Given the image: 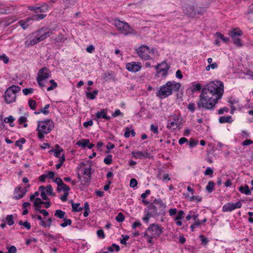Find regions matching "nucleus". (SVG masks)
<instances>
[{
    "label": "nucleus",
    "mask_w": 253,
    "mask_h": 253,
    "mask_svg": "<svg viewBox=\"0 0 253 253\" xmlns=\"http://www.w3.org/2000/svg\"><path fill=\"white\" fill-rule=\"evenodd\" d=\"M3 221H6L7 224L9 226L12 225L14 224L13 216L12 214L7 215Z\"/></svg>",
    "instance_id": "31"
},
{
    "label": "nucleus",
    "mask_w": 253,
    "mask_h": 253,
    "mask_svg": "<svg viewBox=\"0 0 253 253\" xmlns=\"http://www.w3.org/2000/svg\"><path fill=\"white\" fill-rule=\"evenodd\" d=\"M42 204H43V202L42 201L40 198H37L35 200L34 205L36 208H40L41 205Z\"/></svg>",
    "instance_id": "39"
},
{
    "label": "nucleus",
    "mask_w": 253,
    "mask_h": 253,
    "mask_svg": "<svg viewBox=\"0 0 253 253\" xmlns=\"http://www.w3.org/2000/svg\"><path fill=\"white\" fill-rule=\"evenodd\" d=\"M53 32V34H50V36H51L52 39L54 40L55 42H64V36L61 34L60 30H57L53 31L54 30L50 29Z\"/></svg>",
    "instance_id": "16"
},
{
    "label": "nucleus",
    "mask_w": 253,
    "mask_h": 253,
    "mask_svg": "<svg viewBox=\"0 0 253 253\" xmlns=\"http://www.w3.org/2000/svg\"><path fill=\"white\" fill-rule=\"evenodd\" d=\"M90 181V175H85L84 176L82 179H81L82 184L84 185H88Z\"/></svg>",
    "instance_id": "30"
},
{
    "label": "nucleus",
    "mask_w": 253,
    "mask_h": 253,
    "mask_svg": "<svg viewBox=\"0 0 253 253\" xmlns=\"http://www.w3.org/2000/svg\"><path fill=\"white\" fill-rule=\"evenodd\" d=\"M80 203L75 204L73 202H72V207L73 212L81 211L83 210V208L80 207Z\"/></svg>",
    "instance_id": "28"
},
{
    "label": "nucleus",
    "mask_w": 253,
    "mask_h": 253,
    "mask_svg": "<svg viewBox=\"0 0 253 253\" xmlns=\"http://www.w3.org/2000/svg\"><path fill=\"white\" fill-rule=\"evenodd\" d=\"M27 191V190L25 189L24 190L23 189H22L21 188V187H16L15 189L14 194H17L18 192H20L21 194L15 195L14 198L16 199H17V200L22 198L24 196V195L26 194Z\"/></svg>",
    "instance_id": "19"
},
{
    "label": "nucleus",
    "mask_w": 253,
    "mask_h": 253,
    "mask_svg": "<svg viewBox=\"0 0 253 253\" xmlns=\"http://www.w3.org/2000/svg\"><path fill=\"white\" fill-rule=\"evenodd\" d=\"M215 186V183L211 181H210L208 182V185L206 186V189L208 193H211L214 189V187Z\"/></svg>",
    "instance_id": "34"
},
{
    "label": "nucleus",
    "mask_w": 253,
    "mask_h": 253,
    "mask_svg": "<svg viewBox=\"0 0 253 253\" xmlns=\"http://www.w3.org/2000/svg\"><path fill=\"white\" fill-rule=\"evenodd\" d=\"M46 16L45 14H39L35 15L34 17V19L36 20H39L44 19Z\"/></svg>",
    "instance_id": "51"
},
{
    "label": "nucleus",
    "mask_w": 253,
    "mask_h": 253,
    "mask_svg": "<svg viewBox=\"0 0 253 253\" xmlns=\"http://www.w3.org/2000/svg\"><path fill=\"white\" fill-rule=\"evenodd\" d=\"M112 155H107L105 159H104V163L106 165H110L112 163Z\"/></svg>",
    "instance_id": "45"
},
{
    "label": "nucleus",
    "mask_w": 253,
    "mask_h": 253,
    "mask_svg": "<svg viewBox=\"0 0 253 253\" xmlns=\"http://www.w3.org/2000/svg\"><path fill=\"white\" fill-rule=\"evenodd\" d=\"M219 123L223 124L225 123H230L232 122V118L230 116H222L220 117L219 119Z\"/></svg>",
    "instance_id": "27"
},
{
    "label": "nucleus",
    "mask_w": 253,
    "mask_h": 253,
    "mask_svg": "<svg viewBox=\"0 0 253 253\" xmlns=\"http://www.w3.org/2000/svg\"><path fill=\"white\" fill-rule=\"evenodd\" d=\"M50 77V72L47 67H43L38 72L37 79L44 80Z\"/></svg>",
    "instance_id": "14"
},
{
    "label": "nucleus",
    "mask_w": 253,
    "mask_h": 253,
    "mask_svg": "<svg viewBox=\"0 0 253 253\" xmlns=\"http://www.w3.org/2000/svg\"><path fill=\"white\" fill-rule=\"evenodd\" d=\"M188 198L190 201H196L197 203L200 202L202 201V198L197 196H189Z\"/></svg>",
    "instance_id": "42"
},
{
    "label": "nucleus",
    "mask_w": 253,
    "mask_h": 253,
    "mask_svg": "<svg viewBox=\"0 0 253 253\" xmlns=\"http://www.w3.org/2000/svg\"><path fill=\"white\" fill-rule=\"evenodd\" d=\"M45 188L43 186H41L39 190L41 191V196L42 199L44 200H49L48 197L46 196L47 195L45 191Z\"/></svg>",
    "instance_id": "26"
},
{
    "label": "nucleus",
    "mask_w": 253,
    "mask_h": 253,
    "mask_svg": "<svg viewBox=\"0 0 253 253\" xmlns=\"http://www.w3.org/2000/svg\"><path fill=\"white\" fill-rule=\"evenodd\" d=\"M148 212L153 217L158 216L165 213L166 206L164 204L157 203L155 204H151L148 207Z\"/></svg>",
    "instance_id": "5"
},
{
    "label": "nucleus",
    "mask_w": 253,
    "mask_h": 253,
    "mask_svg": "<svg viewBox=\"0 0 253 253\" xmlns=\"http://www.w3.org/2000/svg\"><path fill=\"white\" fill-rule=\"evenodd\" d=\"M184 212L183 211H179L178 215L175 217V220H178L183 219L184 217Z\"/></svg>",
    "instance_id": "50"
},
{
    "label": "nucleus",
    "mask_w": 253,
    "mask_h": 253,
    "mask_svg": "<svg viewBox=\"0 0 253 253\" xmlns=\"http://www.w3.org/2000/svg\"><path fill=\"white\" fill-rule=\"evenodd\" d=\"M187 108L191 112H193L195 110V105L194 103H189L187 106Z\"/></svg>",
    "instance_id": "58"
},
{
    "label": "nucleus",
    "mask_w": 253,
    "mask_h": 253,
    "mask_svg": "<svg viewBox=\"0 0 253 253\" xmlns=\"http://www.w3.org/2000/svg\"><path fill=\"white\" fill-rule=\"evenodd\" d=\"M198 143V140H195L193 139H190L189 143V146L190 148H192L197 145Z\"/></svg>",
    "instance_id": "55"
},
{
    "label": "nucleus",
    "mask_w": 253,
    "mask_h": 253,
    "mask_svg": "<svg viewBox=\"0 0 253 253\" xmlns=\"http://www.w3.org/2000/svg\"><path fill=\"white\" fill-rule=\"evenodd\" d=\"M66 213L65 211L61 210H57L55 211L54 215L60 219H63L65 216Z\"/></svg>",
    "instance_id": "29"
},
{
    "label": "nucleus",
    "mask_w": 253,
    "mask_h": 253,
    "mask_svg": "<svg viewBox=\"0 0 253 253\" xmlns=\"http://www.w3.org/2000/svg\"><path fill=\"white\" fill-rule=\"evenodd\" d=\"M122 238L121 239V240H120V243L123 245H126V241H127L128 240V239L129 238V236L128 235H122Z\"/></svg>",
    "instance_id": "46"
},
{
    "label": "nucleus",
    "mask_w": 253,
    "mask_h": 253,
    "mask_svg": "<svg viewBox=\"0 0 253 253\" xmlns=\"http://www.w3.org/2000/svg\"><path fill=\"white\" fill-rule=\"evenodd\" d=\"M137 185V181L135 178H132L130 180V187L134 188Z\"/></svg>",
    "instance_id": "57"
},
{
    "label": "nucleus",
    "mask_w": 253,
    "mask_h": 253,
    "mask_svg": "<svg viewBox=\"0 0 253 253\" xmlns=\"http://www.w3.org/2000/svg\"><path fill=\"white\" fill-rule=\"evenodd\" d=\"M28 9L36 13H44L48 10L49 6L47 4L43 3L40 6H29Z\"/></svg>",
    "instance_id": "12"
},
{
    "label": "nucleus",
    "mask_w": 253,
    "mask_h": 253,
    "mask_svg": "<svg viewBox=\"0 0 253 253\" xmlns=\"http://www.w3.org/2000/svg\"><path fill=\"white\" fill-rule=\"evenodd\" d=\"M215 35L217 36L218 38L221 39L223 42L228 43L229 42V39L228 38L224 37L221 33L217 32Z\"/></svg>",
    "instance_id": "38"
},
{
    "label": "nucleus",
    "mask_w": 253,
    "mask_h": 253,
    "mask_svg": "<svg viewBox=\"0 0 253 253\" xmlns=\"http://www.w3.org/2000/svg\"><path fill=\"white\" fill-rule=\"evenodd\" d=\"M26 142V140L24 138H21L15 142V146L19 147L20 149H22V144Z\"/></svg>",
    "instance_id": "41"
},
{
    "label": "nucleus",
    "mask_w": 253,
    "mask_h": 253,
    "mask_svg": "<svg viewBox=\"0 0 253 253\" xmlns=\"http://www.w3.org/2000/svg\"><path fill=\"white\" fill-rule=\"evenodd\" d=\"M242 205V203L240 202H238L235 204L228 203L223 206L222 210L224 212L231 211L236 209L241 208Z\"/></svg>",
    "instance_id": "13"
},
{
    "label": "nucleus",
    "mask_w": 253,
    "mask_h": 253,
    "mask_svg": "<svg viewBox=\"0 0 253 253\" xmlns=\"http://www.w3.org/2000/svg\"><path fill=\"white\" fill-rule=\"evenodd\" d=\"M181 86L179 83L175 81H168L166 84L160 87L157 93V96L161 98H165L172 93L173 92L178 91Z\"/></svg>",
    "instance_id": "2"
},
{
    "label": "nucleus",
    "mask_w": 253,
    "mask_h": 253,
    "mask_svg": "<svg viewBox=\"0 0 253 253\" xmlns=\"http://www.w3.org/2000/svg\"><path fill=\"white\" fill-rule=\"evenodd\" d=\"M27 191V190L25 189L24 190L23 189H22L21 188V187H16L15 189L14 194H17L18 192H20L21 194L15 195L14 198L16 199H17V200L22 198L24 196V195L26 194Z\"/></svg>",
    "instance_id": "20"
},
{
    "label": "nucleus",
    "mask_w": 253,
    "mask_h": 253,
    "mask_svg": "<svg viewBox=\"0 0 253 253\" xmlns=\"http://www.w3.org/2000/svg\"><path fill=\"white\" fill-rule=\"evenodd\" d=\"M141 68L140 63H136L135 62H132L128 63L126 64V69L132 72H136L139 71Z\"/></svg>",
    "instance_id": "15"
},
{
    "label": "nucleus",
    "mask_w": 253,
    "mask_h": 253,
    "mask_svg": "<svg viewBox=\"0 0 253 253\" xmlns=\"http://www.w3.org/2000/svg\"><path fill=\"white\" fill-rule=\"evenodd\" d=\"M193 219L195 221V224L197 226H200L201 224V222L199 220L198 218V214L193 215Z\"/></svg>",
    "instance_id": "61"
},
{
    "label": "nucleus",
    "mask_w": 253,
    "mask_h": 253,
    "mask_svg": "<svg viewBox=\"0 0 253 253\" xmlns=\"http://www.w3.org/2000/svg\"><path fill=\"white\" fill-rule=\"evenodd\" d=\"M60 189L65 192H68L70 189L69 187L64 184V182L60 186Z\"/></svg>",
    "instance_id": "49"
},
{
    "label": "nucleus",
    "mask_w": 253,
    "mask_h": 253,
    "mask_svg": "<svg viewBox=\"0 0 253 253\" xmlns=\"http://www.w3.org/2000/svg\"><path fill=\"white\" fill-rule=\"evenodd\" d=\"M54 181L57 183L58 185L57 190L58 192H60L61 191V189H60V186L63 183V181L60 178H56Z\"/></svg>",
    "instance_id": "48"
},
{
    "label": "nucleus",
    "mask_w": 253,
    "mask_h": 253,
    "mask_svg": "<svg viewBox=\"0 0 253 253\" xmlns=\"http://www.w3.org/2000/svg\"><path fill=\"white\" fill-rule=\"evenodd\" d=\"M45 188V191L47 195L52 196H55V194L53 192V190L51 185H47Z\"/></svg>",
    "instance_id": "35"
},
{
    "label": "nucleus",
    "mask_w": 253,
    "mask_h": 253,
    "mask_svg": "<svg viewBox=\"0 0 253 253\" xmlns=\"http://www.w3.org/2000/svg\"><path fill=\"white\" fill-rule=\"evenodd\" d=\"M97 235L98 237H99L101 239H103L105 238V234H104V231L102 229L98 230L97 231Z\"/></svg>",
    "instance_id": "60"
},
{
    "label": "nucleus",
    "mask_w": 253,
    "mask_h": 253,
    "mask_svg": "<svg viewBox=\"0 0 253 253\" xmlns=\"http://www.w3.org/2000/svg\"><path fill=\"white\" fill-rule=\"evenodd\" d=\"M91 168H90V166H89V168H85L84 169V175H90V174H91Z\"/></svg>",
    "instance_id": "63"
},
{
    "label": "nucleus",
    "mask_w": 253,
    "mask_h": 253,
    "mask_svg": "<svg viewBox=\"0 0 253 253\" xmlns=\"http://www.w3.org/2000/svg\"><path fill=\"white\" fill-rule=\"evenodd\" d=\"M50 83L51 84V85L47 87V90L50 91L53 90L54 88H56L57 86V84L53 80H51L50 81Z\"/></svg>",
    "instance_id": "43"
},
{
    "label": "nucleus",
    "mask_w": 253,
    "mask_h": 253,
    "mask_svg": "<svg viewBox=\"0 0 253 253\" xmlns=\"http://www.w3.org/2000/svg\"><path fill=\"white\" fill-rule=\"evenodd\" d=\"M49 107V104L46 105L43 108L41 109V112L44 115H47L49 113V111L46 110Z\"/></svg>",
    "instance_id": "56"
},
{
    "label": "nucleus",
    "mask_w": 253,
    "mask_h": 253,
    "mask_svg": "<svg viewBox=\"0 0 253 253\" xmlns=\"http://www.w3.org/2000/svg\"><path fill=\"white\" fill-rule=\"evenodd\" d=\"M7 249L8 253H16L17 251L16 248L14 246L8 248Z\"/></svg>",
    "instance_id": "64"
},
{
    "label": "nucleus",
    "mask_w": 253,
    "mask_h": 253,
    "mask_svg": "<svg viewBox=\"0 0 253 253\" xmlns=\"http://www.w3.org/2000/svg\"><path fill=\"white\" fill-rule=\"evenodd\" d=\"M98 90L95 89L93 92H86V96L87 98L93 100L96 98V95L98 94Z\"/></svg>",
    "instance_id": "25"
},
{
    "label": "nucleus",
    "mask_w": 253,
    "mask_h": 253,
    "mask_svg": "<svg viewBox=\"0 0 253 253\" xmlns=\"http://www.w3.org/2000/svg\"><path fill=\"white\" fill-rule=\"evenodd\" d=\"M63 222L60 224L62 227H65L67 225H70L72 224V220L70 219L63 218Z\"/></svg>",
    "instance_id": "40"
},
{
    "label": "nucleus",
    "mask_w": 253,
    "mask_h": 253,
    "mask_svg": "<svg viewBox=\"0 0 253 253\" xmlns=\"http://www.w3.org/2000/svg\"><path fill=\"white\" fill-rule=\"evenodd\" d=\"M224 93L223 83L219 81L209 83L202 88L200 99L197 102L198 108L213 110Z\"/></svg>",
    "instance_id": "1"
},
{
    "label": "nucleus",
    "mask_w": 253,
    "mask_h": 253,
    "mask_svg": "<svg viewBox=\"0 0 253 253\" xmlns=\"http://www.w3.org/2000/svg\"><path fill=\"white\" fill-rule=\"evenodd\" d=\"M143 234L144 237L147 238V242L149 243H152V239L154 237L149 235V234H148V232H145Z\"/></svg>",
    "instance_id": "54"
},
{
    "label": "nucleus",
    "mask_w": 253,
    "mask_h": 253,
    "mask_svg": "<svg viewBox=\"0 0 253 253\" xmlns=\"http://www.w3.org/2000/svg\"><path fill=\"white\" fill-rule=\"evenodd\" d=\"M213 171L210 167L207 168L206 171L204 172L205 175H211L213 174Z\"/></svg>",
    "instance_id": "62"
},
{
    "label": "nucleus",
    "mask_w": 253,
    "mask_h": 253,
    "mask_svg": "<svg viewBox=\"0 0 253 253\" xmlns=\"http://www.w3.org/2000/svg\"><path fill=\"white\" fill-rule=\"evenodd\" d=\"M155 68L158 70L157 74V75L160 74L162 71H164V74H162V76L163 77H166L168 75V71L170 68V66L166 63L165 61L163 62L160 64H158L156 67Z\"/></svg>",
    "instance_id": "10"
},
{
    "label": "nucleus",
    "mask_w": 253,
    "mask_h": 253,
    "mask_svg": "<svg viewBox=\"0 0 253 253\" xmlns=\"http://www.w3.org/2000/svg\"><path fill=\"white\" fill-rule=\"evenodd\" d=\"M132 157L135 159H142L144 158H148L149 154L147 152L133 151L131 153Z\"/></svg>",
    "instance_id": "18"
},
{
    "label": "nucleus",
    "mask_w": 253,
    "mask_h": 253,
    "mask_svg": "<svg viewBox=\"0 0 253 253\" xmlns=\"http://www.w3.org/2000/svg\"><path fill=\"white\" fill-rule=\"evenodd\" d=\"M89 139H84L81 141H79L77 142L76 144L79 146H81L83 148H85L87 146V145L89 144Z\"/></svg>",
    "instance_id": "32"
},
{
    "label": "nucleus",
    "mask_w": 253,
    "mask_h": 253,
    "mask_svg": "<svg viewBox=\"0 0 253 253\" xmlns=\"http://www.w3.org/2000/svg\"><path fill=\"white\" fill-rule=\"evenodd\" d=\"M36 102L33 100L30 99L29 100V106L32 110H35L36 109Z\"/></svg>",
    "instance_id": "47"
},
{
    "label": "nucleus",
    "mask_w": 253,
    "mask_h": 253,
    "mask_svg": "<svg viewBox=\"0 0 253 253\" xmlns=\"http://www.w3.org/2000/svg\"><path fill=\"white\" fill-rule=\"evenodd\" d=\"M20 90L18 86L13 85L9 87L5 91V100L7 103L14 102L16 98V93Z\"/></svg>",
    "instance_id": "6"
},
{
    "label": "nucleus",
    "mask_w": 253,
    "mask_h": 253,
    "mask_svg": "<svg viewBox=\"0 0 253 253\" xmlns=\"http://www.w3.org/2000/svg\"><path fill=\"white\" fill-rule=\"evenodd\" d=\"M63 151V149H61L60 150H56V149H53L49 152H54V156L56 157H59V155L60 154V153Z\"/></svg>",
    "instance_id": "59"
},
{
    "label": "nucleus",
    "mask_w": 253,
    "mask_h": 253,
    "mask_svg": "<svg viewBox=\"0 0 253 253\" xmlns=\"http://www.w3.org/2000/svg\"><path fill=\"white\" fill-rule=\"evenodd\" d=\"M50 34H53V33L49 28L43 27L37 31L36 35L34 39L31 40L29 39V40L26 41L25 44L27 46L35 45L41 41H42L49 37Z\"/></svg>",
    "instance_id": "3"
},
{
    "label": "nucleus",
    "mask_w": 253,
    "mask_h": 253,
    "mask_svg": "<svg viewBox=\"0 0 253 253\" xmlns=\"http://www.w3.org/2000/svg\"><path fill=\"white\" fill-rule=\"evenodd\" d=\"M233 43L238 47H241L243 45V43L241 40L237 37H235L234 38H231Z\"/></svg>",
    "instance_id": "36"
},
{
    "label": "nucleus",
    "mask_w": 253,
    "mask_h": 253,
    "mask_svg": "<svg viewBox=\"0 0 253 253\" xmlns=\"http://www.w3.org/2000/svg\"><path fill=\"white\" fill-rule=\"evenodd\" d=\"M251 190L249 189L248 185H245L244 186H240L239 187V191L246 195H250L251 194Z\"/></svg>",
    "instance_id": "24"
},
{
    "label": "nucleus",
    "mask_w": 253,
    "mask_h": 253,
    "mask_svg": "<svg viewBox=\"0 0 253 253\" xmlns=\"http://www.w3.org/2000/svg\"><path fill=\"white\" fill-rule=\"evenodd\" d=\"M199 238L201 239V241L202 242L201 244L202 245H206L208 244L209 241H208V239L206 237H205L204 235H200L199 236Z\"/></svg>",
    "instance_id": "52"
},
{
    "label": "nucleus",
    "mask_w": 253,
    "mask_h": 253,
    "mask_svg": "<svg viewBox=\"0 0 253 253\" xmlns=\"http://www.w3.org/2000/svg\"><path fill=\"white\" fill-rule=\"evenodd\" d=\"M183 119L177 116H174L173 121L170 123H169L167 125V127L169 129H175L180 127L182 124Z\"/></svg>",
    "instance_id": "11"
},
{
    "label": "nucleus",
    "mask_w": 253,
    "mask_h": 253,
    "mask_svg": "<svg viewBox=\"0 0 253 253\" xmlns=\"http://www.w3.org/2000/svg\"><path fill=\"white\" fill-rule=\"evenodd\" d=\"M14 118H13V116H8V117L7 118H5L4 119V122L6 123H9V125L11 126H13L14 125H12V124L13 123V122H14Z\"/></svg>",
    "instance_id": "37"
},
{
    "label": "nucleus",
    "mask_w": 253,
    "mask_h": 253,
    "mask_svg": "<svg viewBox=\"0 0 253 253\" xmlns=\"http://www.w3.org/2000/svg\"><path fill=\"white\" fill-rule=\"evenodd\" d=\"M95 116L97 119L103 118L107 120H109L111 119L110 116H107L106 111L105 109H102L101 111L96 112Z\"/></svg>",
    "instance_id": "21"
},
{
    "label": "nucleus",
    "mask_w": 253,
    "mask_h": 253,
    "mask_svg": "<svg viewBox=\"0 0 253 253\" xmlns=\"http://www.w3.org/2000/svg\"><path fill=\"white\" fill-rule=\"evenodd\" d=\"M31 19L28 17L26 19L20 20L18 22L19 24L21 26L23 29H26L29 25V23Z\"/></svg>",
    "instance_id": "23"
},
{
    "label": "nucleus",
    "mask_w": 253,
    "mask_h": 253,
    "mask_svg": "<svg viewBox=\"0 0 253 253\" xmlns=\"http://www.w3.org/2000/svg\"><path fill=\"white\" fill-rule=\"evenodd\" d=\"M153 49H152L150 50L148 46L145 45H142L137 48L136 51L138 56L140 58L142 59L147 60L151 59L149 54L151 51H153Z\"/></svg>",
    "instance_id": "8"
},
{
    "label": "nucleus",
    "mask_w": 253,
    "mask_h": 253,
    "mask_svg": "<svg viewBox=\"0 0 253 253\" xmlns=\"http://www.w3.org/2000/svg\"><path fill=\"white\" fill-rule=\"evenodd\" d=\"M53 122L50 120H47L43 121H39L37 130L38 131V137L39 139H42L44 134L49 133L53 128Z\"/></svg>",
    "instance_id": "4"
},
{
    "label": "nucleus",
    "mask_w": 253,
    "mask_h": 253,
    "mask_svg": "<svg viewBox=\"0 0 253 253\" xmlns=\"http://www.w3.org/2000/svg\"><path fill=\"white\" fill-rule=\"evenodd\" d=\"M77 0H63L65 8L69 7L71 5H74Z\"/></svg>",
    "instance_id": "33"
},
{
    "label": "nucleus",
    "mask_w": 253,
    "mask_h": 253,
    "mask_svg": "<svg viewBox=\"0 0 253 253\" xmlns=\"http://www.w3.org/2000/svg\"><path fill=\"white\" fill-rule=\"evenodd\" d=\"M115 219L119 222H123L125 219V216L122 212H119Z\"/></svg>",
    "instance_id": "44"
},
{
    "label": "nucleus",
    "mask_w": 253,
    "mask_h": 253,
    "mask_svg": "<svg viewBox=\"0 0 253 253\" xmlns=\"http://www.w3.org/2000/svg\"><path fill=\"white\" fill-rule=\"evenodd\" d=\"M34 89L32 88H24L22 90L23 93L25 95H27L30 93H32L33 92Z\"/></svg>",
    "instance_id": "53"
},
{
    "label": "nucleus",
    "mask_w": 253,
    "mask_h": 253,
    "mask_svg": "<svg viewBox=\"0 0 253 253\" xmlns=\"http://www.w3.org/2000/svg\"><path fill=\"white\" fill-rule=\"evenodd\" d=\"M115 25L121 33L125 35L128 34H135L136 33V32L131 29L127 23H124L119 20L115 21Z\"/></svg>",
    "instance_id": "7"
},
{
    "label": "nucleus",
    "mask_w": 253,
    "mask_h": 253,
    "mask_svg": "<svg viewBox=\"0 0 253 253\" xmlns=\"http://www.w3.org/2000/svg\"><path fill=\"white\" fill-rule=\"evenodd\" d=\"M230 35L231 38H234L235 37H237V36H242L243 35V32L239 28H236L233 29L230 32Z\"/></svg>",
    "instance_id": "22"
},
{
    "label": "nucleus",
    "mask_w": 253,
    "mask_h": 253,
    "mask_svg": "<svg viewBox=\"0 0 253 253\" xmlns=\"http://www.w3.org/2000/svg\"><path fill=\"white\" fill-rule=\"evenodd\" d=\"M183 12L190 17H193L196 15V11L195 10L194 6L190 4H187L183 7Z\"/></svg>",
    "instance_id": "17"
},
{
    "label": "nucleus",
    "mask_w": 253,
    "mask_h": 253,
    "mask_svg": "<svg viewBox=\"0 0 253 253\" xmlns=\"http://www.w3.org/2000/svg\"><path fill=\"white\" fill-rule=\"evenodd\" d=\"M163 228L158 224L153 223L147 228L145 232H148L149 235L154 237L155 238H157L163 233Z\"/></svg>",
    "instance_id": "9"
}]
</instances>
